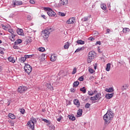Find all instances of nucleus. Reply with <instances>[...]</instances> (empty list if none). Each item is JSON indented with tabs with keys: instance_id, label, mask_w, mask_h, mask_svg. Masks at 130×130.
Masks as SVG:
<instances>
[{
	"instance_id": "f257e3e1",
	"label": "nucleus",
	"mask_w": 130,
	"mask_h": 130,
	"mask_svg": "<svg viewBox=\"0 0 130 130\" xmlns=\"http://www.w3.org/2000/svg\"><path fill=\"white\" fill-rule=\"evenodd\" d=\"M113 116H114L113 112L112 111H108L103 116V119L105 121V124L108 125V124L110 123L111 120H112Z\"/></svg>"
},
{
	"instance_id": "f03ea898",
	"label": "nucleus",
	"mask_w": 130,
	"mask_h": 130,
	"mask_svg": "<svg viewBox=\"0 0 130 130\" xmlns=\"http://www.w3.org/2000/svg\"><path fill=\"white\" fill-rule=\"evenodd\" d=\"M50 32H52V28L50 27H47L42 32V36L44 39H47L49 37Z\"/></svg>"
},
{
	"instance_id": "7ed1b4c3",
	"label": "nucleus",
	"mask_w": 130,
	"mask_h": 130,
	"mask_svg": "<svg viewBox=\"0 0 130 130\" xmlns=\"http://www.w3.org/2000/svg\"><path fill=\"white\" fill-rule=\"evenodd\" d=\"M53 83H54V81H52V79H51L50 80L45 82L44 86L46 87L47 89L52 91V90H53V86L52 85H53Z\"/></svg>"
},
{
	"instance_id": "20e7f679",
	"label": "nucleus",
	"mask_w": 130,
	"mask_h": 130,
	"mask_svg": "<svg viewBox=\"0 0 130 130\" xmlns=\"http://www.w3.org/2000/svg\"><path fill=\"white\" fill-rule=\"evenodd\" d=\"M44 11H47V14L49 17H56V13L51 8L46 7L44 8Z\"/></svg>"
},
{
	"instance_id": "39448f33",
	"label": "nucleus",
	"mask_w": 130,
	"mask_h": 130,
	"mask_svg": "<svg viewBox=\"0 0 130 130\" xmlns=\"http://www.w3.org/2000/svg\"><path fill=\"white\" fill-rule=\"evenodd\" d=\"M101 99V93L100 92L97 93L94 96L90 98L91 101H96V100H100Z\"/></svg>"
},
{
	"instance_id": "423d86ee",
	"label": "nucleus",
	"mask_w": 130,
	"mask_h": 130,
	"mask_svg": "<svg viewBox=\"0 0 130 130\" xmlns=\"http://www.w3.org/2000/svg\"><path fill=\"white\" fill-rule=\"evenodd\" d=\"M24 69L25 72L27 73L28 75H29V74H30V73L32 72V67H31V66L29 64H25Z\"/></svg>"
},
{
	"instance_id": "0eeeda50",
	"label": "nucleus",
	"mask_w": 130,
	"mask_h": 130,
	"mask_svg": "<svg viewBox=\"0 0 130 130\" xmlns=\"http://www.w3.org/2000/svg\"><path fill=\"white\" fill-rule=\"evenodd\" d=\"M27 87L25 86H19L17 89V91L19 93H25V92H26V91H27Z\"/></svg>"
},
{
	"instance_id": "6e6552de",
	"label": "nucleus",
	"mask_w": 130,
	"mask_h": 130,
	"mask_svg": "<svg viewBox=\"0 0 130 130\" xmlns=\"http://www.w3.org/2000/svg\"><path fill=\"white\" fill-rule=\"evenodd\" d=\"M75 21H76V19H75V18L74 17L70 18L69 19H68L66 21V24H68V25H70L71 24H74Z\"/></svg>"
},
{
	"instance_id": "1a4fd4ad",
	"label": "nucleus",
	"mask_w": 130,
	"mask_h": 130,
	"mask_svg": "<svg viewBox=\"0 0 130 130\" xmlns=\"http://www.w3.org/2000/svg\"><path fill=\"white\" fill-rule=\"evenodd\" d=\"M27 125L31 128L32 130H34V122H33L32 120H30L27 123Z\"/></svg>"
},
{
	"instance_id": "9d476101",
	"label": "nucleus",
	"mask_w": 130,
	"mask_h": 130,
	"mask_svg": "<svg viewBox=\"0 0 130 130\" xmlns=\"http://www.w3.org/2000/svg\"><path fill=\"white\" fill-rule=\"evenodd\" d=\"M88 56H89L90 57H92V58H95V56H96V53H95V51H91L89 52Z\"/></svg>"
},
{
	"instance_id": "9b49d317",
	"label": "nucleus",
	"mask_w": 130,
	"mask_h": 130,
	"mask_svg": "<svg viewBox=\"0 0 130 130\" xmlns=\"http://www.w3.org/2000/svg\"><path fill=\"white\" fill-rule=\"evenodd\" d=\"M59 4L62 6H67L69 4V1L68 0H61L59 2Z\"/></svg>"
},
{
	"instance_id": "f8f14e48",
	"label": "nucleus",
	"mask_w": 130,
	"mask_h": 130,
	"mask_svg": "<svg viewBox=\"0 0 130 130\" xmlns=\"http://www.w3.org/2000/svg\"><path fill=\"white\" fill-rule=\"evenodd\" d=\"M57 58V56L55 54H52L51 55L50 60L51 61H55Z\"/></svg>"
},
{
	"instance_id": "ddd939ff",
	"label": "nucleus",
	"mask_w": 130,
	"mask_h": 130,
	"mask_svg": "<svg viewBox=\"0 0 130 130\" xmlns=\"http://www.w3.org/2000/svg\"><path fill=\"white\" fill-rule=\"evenodd\" d=\"M90 18H91V15L84 17L82 18L81 21H82V22H87V21H89Z\"/></svg>"
},
{
	"instance_id": "4468645a",
	"label": "nucleus",
	"mask_w": 130,
	"mask_h": 130,
	"mask_svg": "<svg viewBox=\"0 0 130 130\" xmlns=\"http://www.w3.org/2000/svg\"><path fill=\"white\" fill-rule=\"evenodd\" d=\"M13 5L14 6H21L23 5V2H22L21 1H16L14 2H13Z\"/></svg>"
},
{
	"instance_id": "2eb2a0df",
	"label": "nucleus",
	"mask_w": 130,
	"mask_h": 130,
	"mask_svg": "<svg viewBox=\"0 0 130 130\" xmlns=\"http://www.w3.org/2000/svg\"><path fill=\"white\" fill-rule=\"evenodd\" d=\"M101 8L104 11H106V9H107V7H106V4H105L104 3H102L101 4Z\"/></svg>"
},
{
	"instance_id": "dca6fc26",
	"label": "nucleus",
	"mask_w": 130,
	"mask_h": 130,
	"mask_svg": "<svg viewBox=\"0 0 130 130\" xmlns=\"http://www.w3.org/2000/svg\"><path fill=\"white\" fill-rule=\"evenodd\" d=\"M74 104L76 105L77 107H80V102L77 99L74 100Z\"/></svg>"
},
{
	"instance_id": "f3484780",
	"label": "nucleus",
	"mask_w": 130,
	"mask_h": 130,
	"mask_svg": "<svg viewBox=\"0 0 130 130\" xmlns=\"http://www.w3.org/2000/svg\"><path fill=\"white\" fill-rule=\"evenodd\" d=\"M8 61L10 62H12V63H15L16 62V61L15 60V59H14V57H9L8 58Z\"/></svg>"
},
{
	"instance_id": "a211bd4d",
	"label": "nucleus",
	"mask_w": 130,
	"mask_h": 130,
	"mask_svg": "<svg viewBox=\"0 0 130 130\" xmlns=\"http://www.w3.org/2000/svg\"><path fill=\"white\" fill-rule=\"evenodd\" d=\"M17 34H18V35H21V36L24 35V32H23V29H18L17 30Z\"/></svg>"
},
{
	"instance_id": "6ab92c4d",
	"label": "nucleus",
	"mask_w": 130,
	"mask_h": 130,
	"mask_svg": "<svg viewBox=\"0 0 130 130\" xmlns=\"http://www.w3.org/2000/svg\"><path fill=\"white\" fill-rule=\"evenodd\" d=\"M9 117L11 118V119H16V116L14 115V114L9 113L8 115Z\"/></svg>"
},
{
	"instance_id": "aec40b11",
	"label": "nucleus",
	"mask_w": 130,
	"mask_h": 130,
	"mask_svg": "<svg viewBox=\"0 0 130 130\" xmlns=\"http://www.w3.org/2000/svg\"><path fill=\"white\" fill-rule=\"evenodd\" d=\"M94 59L93 58H92V57H90V56H88L87 59V61L88 63H90L92 62V61Z\"/></svg>"
},
{
	"instance_id": "412c9836",
	"label": "nucleus",
	"mask_w": 130,
	"mask_h": 130,
	"mask_svg": "<svg viewBox=\"0 0 130 130\" xmlns=\"http://www.w3.org/2000/svg\"><path fill=\"white\" fill-rule=\"evenodd\" d=\"M114 93L107 94L106 95V98L107 99H111L112 97H113Z\"/></svg>"
},
{
	"instance_id": "4be33fe9",
	"label": "nucleus",
	"mask_w": 130,
	"mask_h": 130,
	"mask_svg": "<svg viewBox=\"0 0 130 130\" xmlns=\"http://www.w3.org/2000/svg\"><path fill=\"white\" fill-rule=\"evenodd\" d=\"M68 118H69L70 120H72L73 121L76 120V117L71 115H68Z\"/></svg>"
},
{
	"instance_id": "5701e85b",
	"label": "nucleus",
	"mask_w": 130,
	"mask_h": 130,
	"mask_svg": "<svg viewBox=\"0 0 130 130\" xmlns=\"http://www.w3.org/2000/svg\"><path fill=\"white\" fill-rule=\"evenodd\" d=\"M83 114V110L79 109L78 110L77 115L80 116H82V114Z\"/></svg>"
},
{
	"instance_id": "b1692460",
	"label": "nucleus",
	"mask_w": 130,
	"mask_h": 130,
	"mask_svg": "<svg viewBox=\"0 0 130 130\" xmlns=\"http://www.w3.org/2000/svg\"><path fill=\"white\" fill-rule=\"evenodd\" d=\"M77 43H78V44H80L81 45H83L85 44V42H84V41H82V40H79L77 41Z\"/></svg>"
},
{
	"instance_id": "393cba45",
	"label": "nucleus",
	"mask_w": 130,
	"mask_h": 130,
	"mask_svg": "<svg viewBox=\"0 0 130 130\" xmlns=\"http://www.w3.org/2000/svg\"><path fill=\"white\" fill-rule=\"evenodd\" d=\"M79 84H80L79 81H75L73 83V87H75L76 88L79 86Z\"/></svg>"
},
{
	"instance_id": "a878e982",
	"label": "nucleus",
	"mask_w": 130,
	"mask_h": 130,
	"mask_svg": "<svg viewBox=\"0 0 130 130\" xmlns=\"http://www.w3.org/2000/svg\"><path fill=\"white\" fill-rule=\"evenodd\" d=\"M34 56V54L32 55H24V57L25 58V59L26 58H32V57H33Z\"/></svg>"
},
{
	"instance_id": "bb28decb",
	"label": "nucleus",
	"mask_w": 130,
	"mask_h": 130,
	"mask_svg": "<svg viewBox=\"0 0 130 130\" xmlns=\"http://www.w3.org/2000/svg\"><path fill=\"white\" fill-rule=\"evenodd\" d=\"M106 70L107 72H109V71H110V63L107 64Z\"/></svg>"
},
{
	"instance_id": "cd10ccee",
	"label": "nucleus",
	"mask_w": 130,
	"mask_h": 130,
	"mask_svg": "<svg viewBox=\"0 0 130 130\" xmlns=\"http://www.w3.org/2000/svg\"><path fill=\"white\" fill-rule=\"evenodd\" d=\"M106 92H109V93H112L113 92V88H106Z\"/></svg>"
},
{
	"instance_id": "c85d7f7f",
	"label": "nucleus",
	"mask_w": 130,
	"mask_h": 130,
	"mask_svg": "<svg viewBox=\"0 0 130 130\" xmlns=\"http://www.w3.org/2000/svg\"><path fill=\"white\" fill-rule=\"evenodd\" d=\"M70 47V43H69V42L66 43V44L64 46V49H68V48Z\"/></svg>"
},
{
	"instance_id": "c756f323",
	"label": "nucleus",
	"mask_w": 130,
	"mask_h": 130,
	"mask_svg": "<svg viewBox=\"0 0 130 130\" xmlns=\"http://www.w3.org/2000/svg\"><path fill=\"white\" fill-rule=\"evenodd\" d=\"M22 43V40L19 39L17 40H16V41L15 42V44L17 45V44H20Z\"/></svg>"
},
{
	"instance_id": "7c9ffc66",
	"label": "nucleus",
	"mask_w": 130,
	"mask_h": 130,
	"mask_svg": "<svg viewBox=\"0 0 130 130\" xmlns=\"http://www.w3.org/2000/svg\"><path fill=\"white\" fill-rule=\"evenodd\" d=\"M84 47L78 48V49H76L75 52H79V51H81V50H84Z\"/></svg>"
},
{
	"instance_id": "2f4dec72",
	"label": "nucleus",
	"mask_w": 130,
	"mask_h": 130,
	"mask_svg": "<svg viewBox=\"0 0 130 130\" xmlns=\"http://www.w3.org/2000/svg\"><path fill=\"white\" fill-rule=\"evenodd\" d=\"M128 86L127 84H125L122 87V91H124L125 90H126L127 89Z\"/></svg>"
},
{
	"instance_id": "473e14b6",
	"label": "nucleus",
	"mask_w": 130,
	"mask_h": 130,
	"mask_svg": "<svg viewBox=\"0 0 130 130\" xmlns=\"http://www.w3.org/2000/svg\"><path fill=\"white\" fill-rule=\"evenodd\" d=\"M58 15L59 16H60L61 17H64V16H66V13L59 12L58 13Z\"/></svg>"
},
{
	"instance_id": "72a5a7b5",
	"label": "nucleus",
	"mask_w": 130,
	"mask_h": 130,
	"mask_svg": "<svg viewBox=\"0 0 130 130\" xmlns=\"http://www.w3.org/2000/svg\"><path fill=\"white\" fill-rule=\"evenodd\" d=\"M42 121H44L46 123H48V124H50V120H48L46 119H43Z\"/></svg>"
},
{
	"instance_id": "f704fd0d",
	"label": "nucleus",
	"mask_w": 130,
	"mask_h": 130,
	"mask_svg": "<svg viewBox=\"0 0 130 130\" xmlns=\"http://www.w3.org/2000/svg\"><path fill=\"white\" fill-rule=\"evenodd\" d=\"M80 91L81 92H83V94H85V93H86V88H85V87H83L80 88Z\"/></svg>"
},
{
	"instance_id": "c9c22d12",
	"label": "nucleus",
	"mask_w": 130,
	"mask_h": 130,
	"mask_svg": "<svg viewBox=\"0 0 130 130\" xmlns=\"http://www.w3.org/2000/svg\"><path fill=\"white\" fill-rule=\"evenodd\" d=\"M123 33H126L129 31V29L128 28H124L122 30Z\"/></svg>"
},
{
	"instance_id": "e433bc0d",
	"label": "nucleus",
	"mask_w": 130,
	"mask_h": 130,
	"mask_svg": "<svg viewBox=\"0 0 130 130\" xmlns=\"http://www.w3.org/2000/svg\"><path fill=\"white\" fill-rule=\"evenodd\" d=\"M38 50L41 52H43V51H45V48H44V47H40L38 48Z\"/></svg>"
},
{
	"instance_id": "4c0bfd02",
	"label": "nucleus",
	"mask_w": 130,
	"mask_h": 130,
	"mask_svg": "<svg viewBox=\"0 0 130 130\" xmlns=\"http://www.w3.org/2000/svg\"><path fill=\"white\" fill-rule=\"evenodd\" d=\"M25 60H26V58L25 57H21L20 58V62H25Z\"/></svg>"
},
{
	"instance_id": "58836bf2",
	"label": "nucleus",
	"mask_w": 130,
	"mask_h": 130,
	"mask_svg": "<svg viewBox=\"0 0 130 130\" xmlns=\"http://www.w3.org/2000/svg\"><path fill=\"white\" fill-rule=\"evenodd\" d=\"M10 37H11V38H12L13 39V40L11 39V41H14V40H15V37H16V35H15V33L12 34V35H11V36Z\"/></svg>"
},
{
	"instance_id": "ea45409f",
	"label": "nucleus",
	"mask_w": 130,
	"mask_h": 130,
	"mask_svg": "<svg viewBox=\"0 0 130 130\" xmlns=\"http://www.w3.org/2000/svg\"><path fill=\"white\" fill-rule=\"evenodd\" d=\"M77 69L76 67L73 69V72L72 73V75H75V74H76V73H77Z\"/></svg>"
},
{
	"instance_id": "a19ab883",
	"label": "nucleus",
	"mask_w": 130,
	"mask_h": 130,
	"mask_svg": "<svg viewBox=\"0 0 130 130\" xmlns=\"http://www.w3.org/2000/svg\"><path fill=\"white\" fill-rule=\"evenodd\" d=\"M90 106H91V104L89 103H86L85 105V108H90Z\"/></svg>"
},
{
	"instance_id": "79ce46f5",
	"label": "nucleus",
	"mask_w": 130,
	"mask_h": 130,
	"mask_svg": "<svg viewBox=\"0 0 130 130\" xmlns=\"http://www.w3.org/2000/svg\"><path fill=\"white\" fill-rule=\"evenodd\" d=\"M8 32H9V33H11V35L15 34V32H14V30H13V29H8Z\"/></svg>"
},
{
	"instance_id": "37998d69",
	"label": "nucleus",
	"mask_w": 130,
	"mask_h": 130,
	"mask_svg": "<svg viewBox=\"0 0 130 130\" xmlns=\"http://www.w3.org/2000/svg\"><path fill=\"white\" fill-rule=\"evenodd\" d=\"M61 118H62V116H60L58 118H57V121L59 122L61 120Z\"/></svg>"
},
{
	"instance_id": "c03bdc74",
	"label": "nucleus",
	"mask_w": 130,
	"mask_h": 130,
	"mask_svg": "<svg viewBox=\"0 0 130 130\" xmlns=\"http://www.w3.org/2000/svg\"><path fill=\"white\" fill-rule=\"evenodd\" d=\"M20 111L22 114H24L25 113V109H21Z\"/></svg>"
},
{
	"instance_id": "a18cd8bd",
	"label": "nucleus",
	"mask_w": 130,
	"mask_h": 130,
	"mask_svg": "<svg viewBox=\"0 0 130 130\" xmlns=\"http://www.w3.org/2000/svg\"><path fill=\"white\" fill-rule=\"evenodd\" d=\"M88 71L90 74H93L94 73V70H93L92 69H89L88 70Z\"/></svg>"
},
{
	"instance_id": "49530a36",
	"label": "nucleus",
	"mask_w": 130,
	"mask_h": 130,
	"mask_svg": "<svg viewBox=\"0 0 130 130\" xmlns=\"http://www.w3.org/2000/svg\"><path fill=\"white\" fill-rule=\"evenodd\" d=\"M79 81H80L81 82L84 81V77L81 76L79 78Z\"/></svg>"
},
{
	"instance_id": "de8ad7c7",
	"label": "nucleus",
	"mask_w": 130,
	"mask_h": 130,
	"mask_svg": "<svg viewBox=\"0 0 130 130\" xmlns=\"http://www.w3.org/2000/svg\"><path fill=\"white\" fill-rule=\"evenodd\" d=\"M1 26L3 28V29H4V30H7L8 29V27H7V26L4 25V24H2Z\"/></svg>"
},
{
	"instance_id": "09e8293b",
	"label": "nucleus",
	"mask_w": 130,
	"mask_h": 130,
	"mask_svg": "<svg viewBox=\"0 0 130 130\" xmlns=\"http://www.w3.org/2000/svg\"><path fill=\"white\" fill-rule=\"evenodd\" d=\"M88 95H89V96H92L93 94V91H88Z\"/></svg>"
},
{
	"instance_id": "8fccbe9b",
	"label": "nucleus",
	"mask_w": 130,
	"mask_h": 130,
	"mask_svg": "<svg viewBox=\"0 0 130 130\" xmlns=\"http://www.w3.org/2000/svg\"><path fill=\"white\" fill-rule=\"evenodd\" d=\"M16 45H17L15 44V45L13 46V49H18L19 47H18Z\"/></svg>"
},
{
	"instance_id": "3c124183",
	"label": "nucleus",
	"mask_w": 130,
	"mask_h": 130,
	"mask_svg": "<svg viewBox=\"0 0 130 130\" xmlns=\"http://www.w3.org/2000/svg\"><path fill=\"white\" fill-rule=\"evenodd\" d=\"M88 40H89L90 41H93L95 40V39L93 37H89L88 38Z\"/></svg>"
},
{
	"instance_id": "603ef678",
	"label": "nucleus",
	"mask_w": 130,
	"mask_h": 130,
	"mask_svg": "<svg viewBox=\"0 0 130 130\" xmlns=\"http://www.w3.org/2000/svg\"><path fill=\"white\" fill-rule=\"evenodd\" d=\"M101 45V41H96L95 43V45Z\"/></svg>"
},
{
	"instance_id": "864d4df0",
	"label": "nucleus",
	"mask_w": 130,
	"mask_h": 130,
	"mask_svg": "<svg viewBox=\"0 0 130 130\" xmlns=\"http://www.w3.org/2000/svg\"><path fill=\"white\" fill-rule=\"evenodd\" d=\"M50 130H54V125H51L50 126Z\"/></svg>"
},
{
	"instance_id": "5fc2aeb1",
	"label": "nucleus",
	"mask_w": 130,
	"mask_h": 130,
	"mask_svg": "<svg viewBox=\"0 0 130 130\" xmlns=\"http://www.w3.org/2000/svg\"><path fill=\"white\" fill-rule=\"evenodd\" d=\"M29 3H30L32 5H34V4H35V1L34 0H30L29 1Z\"/></svg>"
},
{
	"instance_id": "6e6d98bb",
	"label": "nucleus",
	"mask_w": 130,
	"mask_h": 130,
	"mask_svg": "<svg viewBox=\"0 0 130 130\" xmlns=\"http://www.w3.org/2000/svg\"><path fill=\"white\" fill-rule=\"evenodd\" d=\"M30 120H32L33 121V122H36L37 121L36 120V119L35 118H32V119H31Z\"/></svg>"
},
{
	"instance_id": "4d7b16f0",
	"label": "nucleus",
	"mask_w": 130,
	"mask_h": 130,
	"mask_svg": "<svg viewBox=\"0 0 130 130\" xmlns=\"http://www.w3.org/2000/svg\"><path fill=\"white\" fill-rule=\"evenodd\" d=\"M98 32H97V31H95V32H93V35H95V36H98Z\"/></svg>"
},
{
	"instance_id": "13d9d810",
	"label": "nucleus",
	"mask_w": 130,
	"mask_h": 130,
	"mask_svg": "<svg viewBox=\"0 0 130 130\" xmlns=\"http://www.w3.org/2000/svg\"><path fill=\"white\" fill-rule=\"evenodd\" d=\"M107 6L109 8V10H110V8H111V6H110V3H108Z\"/></svg>"
},
{
	"instance_id": "bf43d9fd",
	"label": "nucleus",
	"mask_w": 130,
	"mask_h": 130,
	"mask_svg": "<svg viewBox=\"0 0 130 130\" xmlns=\"http://www.w3.org/2000/svg\"><path fill=\"white\" fill-rule=\"evenodd\" d=\"M70 90H71V92H72V93H74L75 92V89L74 88H71Z\"/></svg>"
},
{
	"instance_id": "052dcab7",
	"label": "nucleus",
	"mask_w": 130,
	"mask_h": 130,
	"mask_svg": "<svg viewBox=\"0 0 130 130\" xmlns=\"http://www.w3.org/2000/svg\"><path fill=\"white\" fill-rule=\"evenodd\" d=\"M42 18H43V19H46V16L45 15H41Z\"/></svg>"
},
{
	"instance_id": "680f3d73",
	"label": "nucleus",
	"mask_w": 130,
	"mask_h": 130,
	"mask_svg": "<svg viewBox=\"0 0 130 130\" xmlns=\"http://www.w3.org/2000/svg\"><path fill=\"white\" fill-rule=\"evenodd\" d=\"M98 50L100 53H102V51H101L100 48H98Z\"/></svg>"
},
{
	"instance_id": "e2e57ef3",
	"label": "nucleus",
	"mask_w": 130,
	"mask_h": 130,
	"mask_svg": "<svg viewBox=\"0 0 130 130\" xmlns=\"http://www.w3.org/2000/svg\"><path fill=\"white\" fill-rule=\"evenodd\" d=\"M107 32L109 34L110 33V29H107Z\"/></svg>"
},
{
	"instance_id": "0e129e2a",
	"label": "nucleus",
	"mask_w": 130,
	"mask_h": 130,
	"mask_svg": "<svg viewBox=\"0 0 130 130\" xmlns=\"http://www.w3.org/2000/svg\"><path fill=\"white\" fill-rule=\"evenodd\" d=\"M27 19L28 20H31V17L30 16V15L27 16Z\"/></svg>"
},
{
	"instance_id": "69168bd1",
	"label": "nucleus",
	"mask_w": 130,
	"mask_h": 130,
	"mask_svg": "<svg viewBox=\"0 0 130 130\" xmlns=\"http://www.w3.org/2000/svg\"><path fill=\"white\" fill-rule=\"evenodd\" d=\"M98 91H97V90H94V91H93V94H97V93H98V92H97Z\"/></svg>"
},
{
	"instance_id": "338daca9",
	"label": "nucleus",
	"mask_w": 130,
	"mask_h": 130,
	"mask_svg": "<svg viewBox=\"0 0 130 130\" xmlns=\"http://www.w3.org/2000/svg\"><path fill=\"white\" fill-rule=\"evenodd\" d=\"M94 70H96V69H97V68L96 67H94Z\"/></svg>"
},
{
	"instance_id": "774afa93",
	"label": "nucleus",
	"mask_w": 130,
	"mask_h": 130,
	"mask_svg": "<svg viewBox=\"0 0 130 130\" xmlns=\"http://www.w3.org/2000/svg\"><path fill=\"white\" fill-rule=\"evenodd\" d=\"M2 43V40H0V44Z\"/></svg>"
}]
</instances>
